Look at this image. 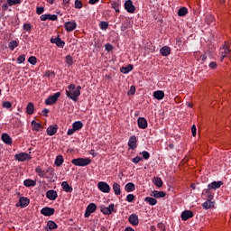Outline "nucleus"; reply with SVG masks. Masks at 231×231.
Returning <instances> with one entry per match:
<instances>
[{
  "label": "nucleus",
  "mask_w": 231,
  "mask_h": 231,
  "mask_svg": "<svg viewBox=\"0 0 231 231\" xmlns=\"http://www.w3.org/2000/svg\"><path fill=\"white\" fill-rule=\"evenodd\" d=\"M68 89L69 90H66V96L68 98H70V100H73V102H77L79 100L80 91L76 90V86L73 84L69 85Z\"/></svg>",
  "instance_id": "obj_1"
},
{
  "label": "nucleus",
  "mask_w": 231,
  "mask_h": 231,
  "mask_svg": "<svg viewBox=\"0 0 231 231\" xmlns=\"http://www.w3.org/2000/svg\"><path fill=\"white\" fill-rule=\"evenodd\" d=\"M71 163L76 167H88L91 163V159L89 158H77L71 161Z\"/></svg>",
  "instance_id": "obj_2"
},
{
  "label": "nucleus",
  "mask_w": 231,
  "mask_h": 231,
  "mask_svg": "<svg viewBox=\"0 0 231 231\" xmlns=\"http://www.w3.org/2000/svg\"><path fill=\"white\" fill-rule=\"evenodd\" d=\"M220 53H222L221 60H224L225 57H228L230 59L231 57L230 45L225 43V45L222 48H220Z\"/></svg>",
  "instance_id": "obj_3"
},
{
  "label": "nucleus",
  "mask_w": 231,
  "mask_h": 231,
  "mask_svg": "<svg viewBox=\"0 0 231 231\" xmlns=\"http://www.w3.org/2000/svg\"><path fill=\"white\" fill-rule=\"evenodd\" d=\"M60 97V92H56L52 96H50L47 99H45L46 106H53V104H57V100Z\"/></svg>",
  "instance_id": "obj_4"
},
{
  "label": "nucleus",
  "mask_w": 231,
  "mask_h": 231,
  "mask_svg": "<svg viewBox=\"0 0 231 231\" xmlns=\"http://www.w3.org/2000/svg\"><path fill=\"white\" fill-rule=\"evenodd\" d=\"M14 160H16L17 162H28V160H32V155L27 152L16 153L14 155Z\"/></svg>",
  "instance_id": "obj_5"
},
{
  "label": "nucleus",
  "mask_w": 231,
  "mask_h": 231,
  "mask_svg": "<svg viewBox=\"0 0 231 231\" xmlns=\"http://www.w3.org/2000/svg\"><path fill=\"white\" fill-rule=\"evenodd\" d=\"M99 208L102 214H105V216H111L115 210V204H110L108 207L100 206Z\"/></svg>",
  "instance_id": "obj_6"
},
{
  "label": "nucleus",
  "mask_w": 231,
  "mask_h": 231,
  "mask_svg": "<svg viewBox=\"0 0 231 231\" xmlns=\"http://www.w3.org/2000/svg\"><path fill=\"white\" fill-rule=\"evenodd\" d=\"M97 188L101 190V192H104L105 194H109V192H111V186H109L107 182L99 181L97 183Z\"/></svg>",
  "instance_id": "obj_7"
},
{
  "label": "nucleus",
  "mask_w": 231,
  "mask_h": 231,
  "mask_svg": "<svg viewBox=\"0 0 231 231\" xmlns=\"http://www.w3.org/2000/svg\"><path fill=\"white\" fill-rule=\"evenodd\" d=\"M95 210H97V204H95V203L88 204L85 210L84 217H89L91 216V214H93V212H95Z\"/></svg>",
  "instance_id": "obj_8"
},
{
  "label": "nucleus",
  "mask_w": 231,
  "mask_h": 231,
  "mask_svg": "<svg viewBox=\"0 0 231 231\" xmlns=\"http://www.w3.org/2000/svg\"><path fill=\"white\" fill-rule=\"evenodd\" d=\"M138 139L135 137V135L130 136L128 140V147L131 149V151H134L136 147H138Z\"/></svg>",
  "instance_id": "obj_9"
},
{
  "label": "nucleus",
  "mask_w": 231,
  "mask_h": 231,
  "mask_svg": "<svg viewBox=\"0 0 231 231\" xmlns=\"http://www.w3.org/2000/svg\"><path fill=\"white\" fill-rule=\"evenodd\" d=\"M214 190L208 187L202 191V196H205L208 201H212L214 199Z\"/></svg>",
  "instance_id": "obj_10"
},
{
  "label": "nucleus",
  "mask_w": 231,
  "mask_h": 231,
  "mask_svg": "<svg viewBox=\"0 0 231 231\" xmlns=\"http://www.w3.org/2000/svg\"><path fill=\"white\" fill-rule=\"evenodd\" d=\"M125 10H126L128 14H134V10H136V7H134V5H133L132 0H126L125 2Z\"/></svg>",
  "instance_id": "obj_11"
},
{
  "label": "nucleus",
  "mask_w": 231,
  "mask_h": 231,
  "mask_svg": "<svg viewBox=\"0 0 231 231\" xmlns=\"http://www.w3.org/2000/svg\"><path fill=\"white\" fill-rule=\"evenodd\" d=\"M41 214L46 217L53 216V214H55V208L50 207L42 208L41 209Z\"/></svg>",
  "instance_id": "obj_12"
},
{
  "label": "nucleus",
  "mask_w": 231,
  "mask_h": 231,
  "mask_svg": "<svg viewBox=\"0 0 231 231\" xmlns=\"http://www.w3.org/2000/svg\"><path fill=\"white\" fill-rule=\"evenodd\" d=\"M51 44H56L58 48H64L66 42L60 39V37H55L51 39Z\"/></svg>",
  "instance_id": "obj_13"
},
{
  "label": "nucleus",
  "mask_w": 231,
  "mask_h": 231,
  "mask_svg": "<svg viewBox=\"0 0 231 231\" xmlns=\"http://www.w3.org/2000/svg\"><path fill=\"white\" fill-rule=\"evenodd\" d=\"M66 32H73L77 28V23L75 21L66 22L64 23Z\"/></svg>",
  "instance_id": "obj_14"
},
{
  "label": "nucleus",
  "mask_w": 231,
  "mask_h": 231,
  "mask_svg": "<svg viewBox=\"0 0 231 231\" xmlns=\"http://www.w3.org/2000/svg\"><path fill=\"white\" fill-rule=\"evenodd\" d=\"M180 217L182 221H188V219L194 217V212H192V210H184L181 213Z\"/></svg>",
  "instance_id": "obj_15"
},
{
  "label": "nucleus",
  "mask_w": 231,
  "mask_h": 231,
  "mask_svg": "<svg viewBox=\"0 0 231 231\" xmlns=\"http://www.w3.org/2000/svg\"><path fill=\"white\" fill-rule=\"evenodd\" d=\"M46 198L47 199H50L51 201H55L57 198H59V195L57 194V191L54 189H49L46 192Z\"/></svg>",
  "instance_id": "obj_16"
},
{
  "label": "nucleus",
  "mask_w": 231,
  "mask_h": 231,
  "mask_svg": "<svg viewBox=\"0 0 231 231\" xmlns=\"http://www.w3.org/2000/svg\"><path fill=\"white\" fill-rule=\"evenodd\" d=\"M128 221L133 226H138L140 220L138 219V215L136 214H132L128 217Z\"/></svg>",
  "instance_id": "obj_17"
},
{
  "label": "nucleus",
  "mask_w": 231,
  "mask_h": 231,
  "mask_svg": "<svg viewBox=\"0 0 231 231\" xmlns=\"http://www.w3.org/2000/svg\"><path fill=\"white\" fill-rule=\"evenodd\" d=\"M57 131H59V125H50L47 128V134L48 136H54V134H57Z\"/></svg>",
  "instance_id": "obj_18"
},
{
  "label": "nucleus",
  "mask_w": 231,
  "mask_h": 231,
  "mask_svg": "<svg viewBox=\"0 0 231 231\" xmlns=\"http://www.w3.org/2000/svg\"><path fill=\"white\" fill-rule=\"evenodd\" d=\"M221 185H223V181H213L208 185V189H211V190H217V189H221Z\"/></svg>",
  "instance_id": "obj_19"
},
{
  "label": "nucleus",
  "mask_w": 231,
  "mask_h": 231,
  "mask_svg": "<svg viewBox=\"0 0 231 231\" xmlns=\"http://www.w3.org/2000/svg\"><path fill=\"white\" fill-rule=\"evenodd\" d=\"M137 125L140 129H147V126H148L147 119H145L144 117H139L137 119Z\"/></svg>",
  "instance_id": "obj_20"
},
{
  "label": "nucleus",
  "mask_w": 231,
  "mask_h": 231,
  "mask_svg": "<svg viewBox=\"0 0 231 231\" xmlns=\"http://www.w3.org/2000/svg\"><path fill=\"white\" fill-rule=\"evenodd\" d=\"M122 6V1L116 0L111 3V8L115 10L117 14H120V7Z\"/></svg>",
  "instance_id": "obj_21"
},
{
  "label": "nucleus",
  "mask_w": 231,
  "mask_h": 231,
  "mask_svg": "<svg viewBox=\"0 0 231 231\" xmlns=\"http://www.w3.org/2000/svg\"><path fill=\"white\" fill-rule=\"evenodd\" d=\"M19 203L22 208H25V207H28L30 205V199L26 197H21L19 199Z\"/></svg>",
  "instance_id": "obj_22"
},
{
  "label": "nucleus",
  "mask_w": 231,
  "mask_h": 231,
  "mask_svg": "<svg viewBox=\"0 0 231 231\" xmlns=\"http://www.w3.org/2000/svg\"><path fill=\"white\" fill-rule=\"evenodd\" d=\"M151 196H152V198L160 199V198H165V196H167V193L165 191L153 190Z\"/></svg>",
  "instance_id": "obj_23"
},
{
  "label": "nucleus",
  "mask_w": 231,
  "mask_h": 231,
  "mask_svg": "<svg viewBox=\"0 0 231 231\" xmlns=\"http://www.w3.org/2000/svg\"><path fill=\"white\" fill-rule=\"evenodd\" d=\"M1 140L5 143L6 145H12V137L8 134H3L1 135Z\"/></svg>",
  "instance_id": "obj_24"
},
{
  "label": "nucleus",
  "mask_w": 231,
  "mask_h": 231,
  "mask_svg": "<svg viewBox=\"0 0 231 231\" xmlns=\"http://www.w3.org/2000/svg\"><path fill=\"white\" fill-rule=\"evenodd\" d=\"M153 97L156 100H163L165 98V92L163 90H157L153 92Z\"/></svg>",
  "instance_id": "obj_25"
},
{
  "label": "nucleus",
  "mask_w": 231,
  "mask_h": 231,
  "mask_svg": "<svg viewBox=\"0 0 231 231\" xmlns=\"http://www.w3.org/2000/svg\"><path fill=\"white\" fill-rule=\"evenodd\" d=\"M160 53L162 55V57H169V55H171V47H162L160 49Z\"/></svg>",
  "instance_id": "obj_26"
},
{
  "label": "nucleus",
  "mask_w": 231,
  "mask_h": 231,
  "mask_svg": "<svg viewBox=\"0 0 231 231\" xmlns=\"http://www.w3.org/2000/svg\"><path fill=\"white\" fill-rule=\"evenodd\" d=\"M125 192H134L136 190V186L133 182H128L125 186Z\"/></svg>",
  "instance_id": "obj_27"
},
{
  "label": "nucleus",
  "mask_w": 231,
  "mask_h": 231,
  "mask_svg": "<svg viewBox=\"0 0 231 231\" xmlns=\"http://www.w3.org/2000/svg\"><path fill=\"white\" fill-rule=\"evenodd\" d=\"M152 183L155 187H158L159 189L163 187V180H162V178L160 177H153Z\"/></svg>",
  "instance_id": "obj_28"
},
{
  "label": "nucleus",
  "mask_w": 231,
  "mask_h": 231,
  "mask_svg": "<svg viewBox=\"0 0 231 231\" xmlns=\"http://www.w3.org/2000/svg\"><path fill=\"white\" fill-rule=\"evenodd\" d=\"M134 66L132 64H128L126 67H122L120 69L121 73H124V75H127L130 71H133Z\"/></svg>",
  "instance_id": "obj_29"
},
{
  "label": "nucleus",
  "mask_w": 231,
  "mask_h": 231,
  "mask_svg": "<svg viewBox=\"0 0 231 231\" xmlns=\"http://www.w3.org/2000/svg\"><path fill=\"white\" fill-rule=\"evenodd\" d=\"M61 187L65 192H73V187L69 186L68 181H63Z\"/></svg>",
  "instance_id": "obj_30"
},
{
  "label": "nucleus",
  "mask_w": 231,
  "mask_h": 231,
  "mask_svg": "<svg viewBox=\"0 0 231 231\" xmlns=\"http://www.w3.org/2000/svg\"><path fill=\"white\" fill-rule=\"evenodd\" d=\"M202 208H204L205 210H208V208H214V201L208 199L202 204Z\"/></svg>",
  "instance_id": "obj_31"
},
{
  "label": "nucleus",
  "mask_w": 231,
  "mask_h": 231,
  "mask_svg": "<svg viewBox=\"0 0 231 231\" xmlns=\"http://www.w3.org/2000/svg\"><path fill=\"white\" fill-rule=\"evenodd\" d=\"M144 201H145L147 204L151 205V207H154V205H157V204H158V200H157L156 199L151 198V197H146V198L144 199Z\"/></svg>",
  "instance_id": "obj_32"
},
{
  "label": "nucleus",
  "mask_w": 231,
  "mask_h": 231,
  "mask_svg": "<svg viewBox=\"0 0 231 231\" xmlns=\"http://www.w3.org/2000/svg\"><path fill=\"white\" fill-rule=\"evenodd\" d=\"M64 163V157L62 155H58L54 161V165L56 167H60Z\"/></svg>",
  "instance_id": "obj_33"
},
{
  "label": "nucleus",
  "mask_w": 231,
  "mask_h": 231,
  "mask_svg": "<svg viewBox=\"0 0 231 231\" xmlns=\"http://www.w3.org/2000/svg\"><path fill=\"white\" fill-rule=\"evenodd\" d=\"M113 190L116 196H120V194H122V190L120 189V184H118V182H115L113 184Z\"/></svg>",
  "instance_id": "obj_34"
},
{
  "label": "nucleus",
  "mask_w": 231,
  "mask_h": 231,
  "mask_svg": "<svg viewBox=\"0 0 231 231\" xmlns=\"http://www.w3.org/2000/svg\"><path fill=\"white\" fill-rule=\"evenodd\" d=\"M24 187H35L37 185V181L32 180V179H27L23 181Z\"/></svg>",
  "instance_id": "obj_35"
},
{
  "label": "nucleus",
  "mask_w": 231,
  "mask_h": 231,
  "mask_svg": "<svg viewBox=\"0 0 231 231\" xmlns=\"http://www.w3.org/2000/svg\"><path fill=\"white\" fill-rule=\"evenodd\" d=\"M47 226L49 230H57V228H59V226L57 225V223H55V221H52V220H49L47 222Z\"/></svg>",
  "instance_id": "obj_36"
},
{
  "label": "nucleus",
  "mask_w": 231,
  "mask_h": 231,
  "mask_svg": "<svg viewBox=\"0 0 231 231\" xmlns=\"http://www.w3.org/2000/svg\"><path fill=\"white\" fill-rule=\"evenodd\" d=\"M32 131H41V129H42V125H41V123H37L35 122V120L32 121Z\"/></svg>",
  "instance_id": "obj_37"
},
{
  "label": "nucleus",
  "mask_w": 231,
  "mask_h": 231,
  "mask_svg": "<svg viewBox=\"0 0 231 231\" xmlns=\"http://www.w3.org/2000/svg\"><path fill=\"white\" fill-rule=\"evenodd\" d=\"M72 127L76 130V131H80V129H82L84 127V124L81 123V121H76L72 124Z\"/></svg>",
  "instance_id": "obj_38"
},
{
  "label": "nucleus",
  "mask_w": 231,
  "mask_h": 231,
  "mask_svg": "<svg viewBox=\"0 0 231 231\" xmlns=\"http://www.w3.org/2000/svg\"><path fill=\"white\" fill-rule=\"evenodd\" d=\"M189 14V9L187 7H181L178 11L179 17H185Z\"/></svg>",
  "instance_id": "obj_39"
},
{
  "label": "nucleus",
  "mask_w": 231,
  "mask_h": 231,
  "mask_svg": "<svg viewBox=\"0 0 231 231\" xmlns=\"http://www.w3.org/2000/svg\"><path fill=\"white\" fill-rule=\"evenodd\" d=\"M34 109L33 103L29 102L26 106L27 115H33Z\"/></svg>",
  "instance_id": "obj_40"
},
{
  "label": "nucleus",
  "mask_w": 231,
  "mask_h": 231,
  "mask_svg": "<svg viewBox=\"0 0 231 231\" xmlns=\"http://www.w3.org/2000/svg\"><path fill=\"white\" fill-rule=\"evenodd\" d=\"M17 46H19V42L15 40H13L9 42L8 44V48L14 51V50H15L17 48Z\"/></svg>",
  "instance_id": "obj_41"
},
{
  "label": "nucleus",
  "mask_w": 231,
  "mask_h": 231,
  "mask_svg": "<svg viewBox=\"0 0 231 231\" xmlns=\"http://www.w3.org/2000/svg\"><path fill=\"white\" fill-rule=\"evenodd\" d=\"M35 172H37L38 176H40V178H44V174H46V172H44V171H42V168H41V166H37L35 168Z\"/></svg>",
  "instance_id": "obj_42"
},
{
  "label": "nucleus",
  "mask_w": 231,
  "mask_h": 231,
  "mask_svg": "<svg viewBox=\"0 0 231 231\" xmlns=\"http://www.w3.org/2000/svg\"><path fill=\"white\" fill-rule=\"evenodd\" d=\"M99 28L100 30H103L104 32H106V30H107V28H109V23L107 22H100L99 23Z\"/></svg>",
  "instance_id": "obj_43"
},
{
  "label": "nucleus",
  "mask_w": 231,
  "mask_h": 231,
  "mask_svg": "<svg viewBox=\"0 0 231 231\" xmlns=\"http://www.w3.org/2000/svg\"><path fill=\"white\" fill-rule=\"evenodd\" d=\"M65 60H66V64H68V66H73V57H71V55H67L65 57Z\"/></svg>",
  "instance_id": "obj_44"
},
{
  "label": "nucleus",
  "mask_w": 231,
  "mask_h": 231,
  "mask_svg": "<svg viewBox=\"0 0 231 231\" xmlns=\"http://www.w3.org/2000/svg\"><path fill=\"white\" fill-rule=\"evenodd\" d=\"M22 0H7L9 6H15V5H21Z\"/></svg>",
  "instance_id": "obj_45"
},
{
  "label": "nucleus",
  "mask_w": 231,
  "mask_h": 231,
  "mask_svg": "<svg viewBox=\"0 0 231 231\" xmlns=\"http://www.w3.org/2000/svg\"><path fill=\"white\" fill-rule=\"evenodd\" d=\"M2 107H4V109H11L12 108V103L10 101H4L2 103Z\"/></svg>",
  "instance_id": "obj_46"
},
{
  "label": "nucleus",
  "mask_w": 231,
  "mask_h": 231,
  "mask_svg": "<svg viewBox=\"0 0 231 231\" xmlns=\"http://www.w3.org/2000/svg\"><path fill=\"white\" fill-rule=\"evenodd\" d=\"M49 172V176L51 178H53L55 176V169H53V167H49L47 170H46V173Z\"/></svg>",
  "instance_id": "obj_47"
},
{
  "label": "nucleus",
  "mask_w": 231,
  "mask_h": 231,
  "mask_svg": "<svg viewBox=\"0 0 231 231\" xmlns=\"http://www.w3.org/2000/svg\"><path fill=\"white\" fill-rule=\"evenodd\" d=\"M26 60V56L24 54L20 55L17 60L16 62L18 64H23V62H24Z\"/></svg>",
  "instance_id": "obj_48"
},
{
  "label": "nucleus",
  "mask_w": 231,
  "mask_h": 231,
  "mask_svg": "<svg viewBox=\"0 0 231 231\" xmlns=\"http://www.w3.org/2000/svg\"><path fill=\"white\" fill-rule=\"evenodd\" d=\"M140 154H142L143 160H149V158H151V153H149L147 151H143L140 152Z\"/></svg>",
  "instance_id": "obj_49"
},
{
  "label": "nucleus",
  "mask_w": 231,
  "mask_h": 231,
  "mask_svg": "<svg viewBox=\"0 0 231 231\" xmlns=\"http://www.w3.org/2000/svg\"><path fill=\"white\" fill-rule=\"evenodd\" d=\"M28 62L30 64H32V66H35V64H37V58L35 56H31L29 59H28Z\"/></svg>",
  "instance_id": "obj_50"
},
{
  "label": "nucleus",
  "mask_w": 231,
  "mask_h": 231,
  "mask_svg": "<svg viewBox=\"0 0 231 231\" xmlns=\"http://www.w3.org/2000/svg\"><path fill=\"white\" fill-rule=\"evenodd\" d=\"M74 6H75V8L80 10V8H82V6H84V5L82 4V1L76 0L74 3Z\"/></svg>",
  "instance_id": "obj_51"
},
{
  "label": "nucleus",
  "mask_w": 231,
  "mask_h": 231,
  "mask_svg": "<svg viewBox=\"0 0 231 231\" xmlns=\"http://www.w3.org/2000/svg\"><path fill=\"white\" fill-rule=\"evenodd\" d=\"M23 29L24 32H32V24L31 23H23Z\"/></svg>",
  "instance_id": "obj_52"
},
{
  "label": "nucleus",
  "mask_w": 231,
  "mask_h": 231,
  "mask_svg": "<svg viewBox=\"0 0 231 231\" xmlns=\"http://www.w3.org/2000/svg\"><path fill=\"white\" fill-rule=\"evenodd\" d=\"M126 201H128V203H133L134 201V194H128L126 196Z\"/></svg>",
  "instance_id": "obj_53"
},
{
  "label": "nucleus",
  "mask_w": 231,
  "mask_h": 231,
  "mask_svg": "<svg viewBox=\"0 0 231 231\" xmlns=\"http://www.w3.org/2000/svg\"><path fill=\"white\" fill-rule=\"evenodd\" d=\"M133 163H140V162H143V158L140 156H136L135 158L132 159Z\"/></svg>",
  "instance_id": "obj_54"
},
{
  "label": "nucleus",
  "mask_w": 231,
  "mask_h": 231,
  "mask_svg": "<svg viewBox=\"0 0 231 231\" xmlns=\"http://www.w3.org/2000/svg\"><path fill=\"white\" fill-rule=\"evenodd\" d=\"M36 14L38 15H41V14H44V7H42V6L36 7Z\"/></svg>",
  "instance_id": "obj_55"
},
{
  "label": "nucleus",
  "mask_w": 231,
  "mask_h": 231,
  "mask_svg": "<svg viewBox=\"0 0 231 231\" xmlns=\"http://www.w3.org/2000/svg\"><path fill=\"white\" fill-rule=\"evenodd\" d=\"M105 50H106V51H113V45L111 44V43H106V45H105Z\"/></svg>",
  "instance_id": "obj_56"
},
{
  "label": "nucleus",
  "mask_w": 231,
  "mask_h": 231,
  "mask_svg": "<svg viewBox=\"0 0 231 231\" xmlns=\"http://www.w3.org/2000/svg\"><path fill=\"white\" fill-rule=\"evenodd\" d=\"M136 93V87L131 86L128 91V95H134Z\"/></svg>",
  "instance_id": "obj_57"
},
{
  "label": "nucleus",
  "mask_w": 231,
  "mask_h": 231,
  "mask_svg": "<svg viewBox=\"0 0 231 231\" xmlns=\"http://www.w3.org/2000/svg\"><path fill=\"white\" fill-rule=\"evenodd\" d=\"M75 132H77V130L72 127V128H69L68 131H67V135L68 136H71L72 134H75Z\"/></svg>",
  "instance_id": "obj_58"
},
{
  "label": "nucleus",
  "mask_w": 231,
  "mask_h": 231,
  "mask_svg": "<svg viewBox=\"0 0 231 231\" xmlns=\"http://www.w3.org/2000/svg\"><path fill=\"white\" fill-rule=\"evenodd\" d=\"M49 21H57L58 16L57 14H48Z\"/></svg>",
  "instance_id": "obj_59"
},
{
  "label": "nucleus",
  "mask_w": 231,
  "mask_h": 231,
  "mask_svg": "<svg viewBox=\"0 0 231 231\" xmlns=\"http://www.w3.org/2000/svg\"><path fill=\"white\" fill-rule=\"evenodd\" d=\"M208 67L211 69H216L217 68V63L216 61H211L208 65Z\"/></svg>",
  "instance_id": "obj_60"
},
{
  "label": "nucleus",
  "mask_w": 231,
  "mask_h": 231,
  "mask_svg": "<svg viewBox=\"0 0 231 231\" xmlns=\"http://www.w3.org/2000/svg\"><path fill=\"white\" fill-rule=\"evenodd\" d=\"M157 227L160 229V230H162V231H165V224L164 223H158L157 224Z\"/></svg>",
  "instance_id": "obj_61"
},
{
  "label": "nucleus",
  "mask_w": 231,
  "mask_h": 231,
  "mask_svg": "<svg viewBox=\"0 0 231 231\" xmlns=\"http://www.w3.org/2000/svg\"><path fill=\"white\" fill-rule=\"evenodd\" d=\"M197 131H198V129L196 128V125H193L191 126V134H192V136H196Z\"/></svg>",
  "instance_id": "obj_62"
},
{
  "label": "nucleus",
  "mask_w": 231,
  "mask_h": 231,
  "mask_svg": "<svg viewBox=\"0 0 231 231\" xmlns=\"http://www.w3.org/2000/svg\"><path fill=\"white\" fill-rule=\"evenodd\" d=\"M41 21H48V14H42L40 16Z\"/></svg>",
  "instance_id": "obj_63"
},
{
  "label": "nucleus",
  "mask_w": 231,
  "mask_h": 231,
  "mask_svg": "<svg viewBox=\"0 0 231 231\" xmlns=\"http://www.w3.org/2000/svg\"><path fill=\"white\" fill-rule=\"evenodd\" d=\"M8 6H10V5L8 4V2L6 4H4L2 5V8L5 12H6V10H8Z\"/></svg>",
  "instance_id": "obj_64"
}]
</instances>
